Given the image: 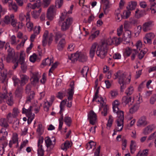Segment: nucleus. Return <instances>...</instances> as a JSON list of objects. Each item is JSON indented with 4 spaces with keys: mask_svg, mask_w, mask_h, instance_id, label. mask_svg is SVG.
Segmentation results:
<instances>
[{
    "mask_svg": "<svg viewBox=\"0 0 156 156\" xmlns=\"http://www.w3.org/2000/svg\"><path fill=\"white\" fill-rule=\"evenodd\" d=\"M34 92L33 91H31L30 94L27 97L26 104L28 103L29 102H31V101L34 99Z\"/></svg>",
    "mask_w": 156,
    "mask_h": 156,
    "instance_id": "nucleus-34",
    "label": "nucleus"
},
{
    "mask_svg": "<svg viewBox=\"0 0 156 156\" xmlns=\"http://www.w3.org/2000/svg\"><path fill=\"white\" fill-rule=\"evenodd\" d=\"M131 52L130 48L128 47L125 51V54L127 56H129L130 55Z\"/></svg>",
    "mask_w": 156,
    "mask_h": 156,
    "instance_id": "nucleus-64",
    "label": "nucleus"
},
{
    "mask_svg": "<svg viewBox=\"0 0 156 156\" xmlns=\"http://www.w3.org/2000/svg\"><path fill=\"white\" fill-rule=\"evenodd\" d=\"M99 33L100 32L99 30H97L95 31L91 34L89 37V39H91L92 40L94 39L98 36Z\"/></svg>",
    "mask_w": 156,
    "mask_h": 156,
    "instance_id": "nucleus-42",
    "label": "nucleus"
},
{
    "mask_svg": "<svg viewBox=\"0 0 156 156\" xmlns=\"http://www.w3.org/2000/svg\"><path fill=\"white\" fill-rule=\"evenodd\" d=\"M124 36L130 38L131 37V31L129 30H126L124 34Z\"/></svg>",
    "mask_w": 156,
    "mask_h": 156,
    "instance_id": "nucleus-57",
    "label": "nucleus"
},
{
    "mask_svg": "<svg viewBox=\"0 0 156 156\" xmlns=\"http://www.w3.org/2000/svg\"><path fill=\"white\" fill-rule=\"evenodd\" d=\"M74 85L73 81L71 82L70 84V88L68 89L69 91L68 92L69 96L68 98L69 100H71L72 99L73 95L74 93Z\"/></svg>",
    "mask_w": 156,
    "mask_h": 156,
    "instance_id": "nucleus-11",
    "label": "nucleus"
},
{
    "mask_svg": "<svg viewBox=\"0 0 156 156\" xmlns=\"http://www.w3.org/2000/svg\"><path fill=\"white\" fill-rule=\"evenodd\" d=\"M154 128L153 125L148 126L144 129L143 133L145 135H148L150 133Z\"/></svg>",
    "mask_w": 156,
    "mask_h": 156,
    "instance_id": "nucleus-25",
    "label": "nucleus"
},
{
    "mask_svg": "<svg viewBox=\"0 0 156 156\" xmlns=\"http://www.w3.org/2000/svg\"><path fill=\"white\" fill-rule=\"evenodd\" d=\"M29 77L27 75H23L21 76L20 82V86H22L25 84L28 81Z\"/></svg>",
    "mask_w": 156,
    "mask_h": 156,
    "instance_id": "nucleus-23",
    "label": "nucleus"
},
{
    "mask_svg": "<svg viewBox=\"0 0 156 156\" xmlns=\"http://www.w3.org/2000/svg\"><path fill=\"white\" fill-rule=\"evenodd\" d=\"M13 117L11 113H9L7 116L6 119L9 123H11L13 121Z\"/></svg>",
    "mask_w": 156,
    "mask_h": 156,
    "instance_id": "nucleus-47",
    "label": "nucleus"
},
{
    "mask_svg": "<svg viewBox=\"0 0 156 156\" xmlns=\"http://www.w3.org/2000/svg\"><path fill=\"white\" fill-rule=\"evenodd\" d=\"M154 36V34L151 33H150L146 35L144 38V41L145 43H151V39Z\"/></svg>",
    "mask_w": 156,
    "mask_h": 156,
    "instance_id": "nucleus-10",
    "label": "nucleus"
},
{
    "mask_svg": "<svg viewBox=\"0 0 156 156\" xmlns=\"http://www.w3.org/2000/svg\"><path fill=\"white\" fill-rule=\"evenodd\" d=\"M145 14H146V13L145 10L140 11L138 9H137L135 11V16L136 18L139 19L144 16Z\"/></svg>",
    "mask_w": 156,
    "mask_h": 156,
    "instance_id": "nucleus-15",
    "label": "nucleus"
},
{
    "mask_svg": "<svg viewBox=\"0 0 156 156\" xmlns=\"http://www.w3.org/2000/svg\"><path fill=\"white\" fill-rule=\"evenodd\" d=\"M118 115V118L117 120L124 121V112L123 111L120 110L119 111L116 113Z\"/></svg>",
    "mask_w": 156,
    "mask_h": 156,
    "instance_id": "nucleus-39",
    "label": "nucleus"
},
{
    "mask_svg": "<svg viewBox=\"0 0 156 156\" xmlns=\"http://www.w3.org/2000/svg\"><path fill=\"white\" fill-rule=\"evenodd\" d=\"M5 92H6L7 91L5 90V92L3 93H0V104H2L3 102L4 101L5 99H7V93H5Z\"/></svg>",
    "mask_w": 156,
    "mask_h": 156,
    "instance_id": "nucleus-37",
    "label": "nucleus"
},
{
    "mask_svg": "<svg viewBox=\"0 0 156 156\" xmlns=\"http://www.w3.org/2000/svg\"><path fill=\"white\" fill-rule=\"evenodd\" d=\"M64 122L69 126L72 122V120L70 117L66 116L64 118Z\"/></svg>",
    "mask_w": 156,
    "mask_h": 156,
    "instance_id": "nucleus-45",
    "label": "nucleus"
},
{
    "mask_svg": "<svg viewBox=\"0 0 156 156\" xmlns=\"http://www.w3.org/2000/svg\"><path fill=\"white\" fill-rule=\"evenodd\" d=\"M43 5L44 8L48 7L50 4L51 0H43Z\"/></svg>",
    "mask_w": 156,
    "mask_h": 156,
    "instance_id": "nucleus-55",
    "label": "nucleus"
},
{
    "mask_svg": "<svg viewBox=\"0 0 156 156\" xmlns=\"http://www.w3.org/2000/svg\"><path fill=\"white\" fill-rule=\"evenodd\" d=\"M63 2V0H56L55 2V6H58L60 8L62 6Z\"/></svg>",
    "mask_w": 156,
    "mask_h": 156,
    "instance_id": "nucleus-52",
    "label": "nucleus"
},
{
    "mask_svg": "<svg viewBox=\"0 0 156 156\" xmlns=\"http://www.w3.org/2000/svg\"><path fill=\"white\" fill-rule=\"evenodd\" d=\"M150 9L151 10L152 13L155 14L156 12V4L153 6H151Z\"/></svg>",
    "mask_w": 156,
    "mask_h": 156,
    "instance_id": "nucleus-62",
    "label": "nucleus"
},
{
    "mask_svg": "<svg viewBox=\"0 0 156 156\" xmlns=\"http://www.w3.org/2000/svg\"><path fill=\"white\" fill-rule=\"evenodd\" d=\"M27 26L28 29L29 30V31H30L32 30L33 24L32 22H30L27 23Z\"/></svg>",
    "mask_w": 156,
    "mask_h": 156,
    "instance_id": "nucleus-59",
    "label": "nucleus"
},
{
    "mask_svg": "<svg viewBox=\"0 0 156 156\" xmlns=\"http://www.w3.org/2000/svg\"><path fill=\"white\" fill-rule=\"evenodd\" d=\"M156 101V95L151 97L150 99V103L151 105L154 104V102Z\"/></svg>",
    "mask_w": 156,
    "mask_h": 156,
    "instance_id": "nucleus-58",
    "label": "nucleus"
},
{
    "mask_svg": "<svg viewBox=\"0 0 156 156\" xmlns=\"http://www.w3.org/2000/svg\"><path fill=\"white\" fill-rule=\"evenodd\" d=\"M19 125V121L18 120L16 119V121H14L13 123L12 127L16 130L18 129Z\"/></svg>",
    "mask_w": 156,
    "mask_h": 156,
    "instance_id": "nucleus-48",
    "label": "nucleus"
},
{
    "mask_svg": "<svg viewBox=\"0 0 156 156\" xmlns=\"http://www.w3.org/2000/svg\"><path fill=\"white\" fill-rule=\"evenodd\" d=\"M87 59L86 54L84 53H79V61L81 62H86Z\"/></svg>",
    "mask_w": 156,
    "mask_h": 156,
    "instance_id": "nucleus-20",
    "label": "nucleus"
},
{
    "mask_svg": "<svg viewBox=\"0 0 156 156\" xmlns=\"http://www.w3.org/2000/svg\"><path fill=\"white\" fill-rule=\"evenodd\" d=\"M69 141H66L64 143V145H62L61 146L62 149L63 150L67 149L71 147Z\"/></svg>",
    "mask_w": 156,
    "mask_h": 156,
    "instance_id": "nucleus-44",
    "label": "nucleus"
},
{
    "mask_svg": "<svg viewBox=\"0 0 156 156\" xmlns=\"http://www.w3.org/2000/svg\"><path fill=\"white\" fill-rule=\"evenodd\" d=\"M114 76L115 77L114 79H116L119 77L118 83L120 85V90L121 92H123V89L126 87L125 80L126 78V75L121 71L119 70L114 74Z\"/></svg>",
    "mask_w": 156,
    "mask_h": 156,
    "instance_id": "nucleus-2",
    "label": "nucleus"
},
{
    "mask_svg": "<svg viewBox=\"0 0 156 156\" xmlns=\"http://www.w3.org/2000/svg\"><path fill=\"white\" fill-rule=\"evenodd\" d=\"M137 5V3L135 1H131L128 3V6L126 8L127 10H132L134 9Z\"/></svg>",
    "mask_w": 156,
    "mask_h": 156,
    "instance_id": "nucleus-22",
    "label": "nucleus"
},
{
    "mask_svg": "<svg viewBox=\"0 0 156 156\" xmlns=\"http://www.w3.org/2000/svg\"><path fill=\"white\" fill-rule=\"evenodd\" d=\"M136 144L135 142L133 140H131L130 146L131 153L133 154L136 150Z\"/></svg>",
    "mask_w": 156,
    "mask_h": 156,
    "instance_id": "nucleus-33",
    "label": "nucleus"
},
{
    "mask_svg": "<svg viewBox=\"0 0 156 156\" xmlns=\"http://www.w3.org/2000/svg\"><path fill=\"white\" fill-rule=\"evenodd\" d=\"M152 22L149 21L144 23L142 27L143 30L144 32H147L150 30V27L151 26Z\"/></svg>",
    "mask_w": 156,
    "mask_h": 156,
    "instance_id": "nucleus-19",
    "label": "nucleus"
},
{
    "mask_svg": "<svg viewBox=\"0 0 156 156\" xmlns=\"http://www.w3.org/2000/svg\"><path fill=\"white\" fill-rule=\"evenodd\" d=\"M130 38L124 37L123 38V43L125 44H128L130 42Z\"/></svg>",
    "mask_w": 156,
    "mask_h": 156,
    "instance_id": "nucleus-61",
    "label": "nucleus"
},
{
    "mask_svg": "<svg viewBox=\"0 0 156 156\" xmlns=\"http://www.w3.org/2000/svg\"><path fill=\"white\" fill-rule=\"evenodd\" d=\"M88 70L89 68L88 66H84L83 67L80 72V73L83 77H84V75L87 76Z\"/></svg>",
    "mask_w": 156,
    "mask_h": 156,
    "instance_id": "nucleus-35",
    "label": "nucleus"
},
{
    "mask_svg": "<svg viewBox=\"0 0 156 156\" xmlns=\"http://www.w3.org/2000/svg\"><path fill=\"white\" fill-rule=\"evenodd\" d=\"M140 103V102L138 104L136 103L131 107L129 109V113L131 114H133L134 112H136L139 108V104Z\"/></svg>",
    "mask_w": 156,
    "mask_h": 156,
    "instance_id": "nucleus-28",
    "label": "nucleus"
},
{
    "mask_svg": "<svg viewBox=\"0 0 156 156\" xmlns=\"http://www.w3.org/2000/svg\"><path fill=\"white\" fill-rule=\"evenodd\" d=\"M38 156H43L44 155V150L42 149V145H41L40 147H38L37 150Z\"/></svg>",
    "mask_w": 156,
    "mask_h": 156,
    "instance_id": "nucleus-46",
    "label": "nucleus"
},
{
    "mask_svg": "<svg viewBox=\"0 0 156 156\" xmlns=\"http://www.w3.org/2000/svg\"><path fill=\"white\" fill-rule=\"evenodd\" d=\"M131 97L128 96H124L122 100V103L123 105H126L129 102H131Z\"/></svg>",
    "mask_w": 156,
    "mask_h": 156,
    "instance_id": "nucleus-21",
    "label": "nucleus"
},
{
    "mask_svg": "<svg viewBox=\"0 0 156 156\" xmlns=\"http://www.w3.org/2000/svg\"><path fill=\"white\" fill-rule=\"evenodd\" d=\"M144 50H141L138 56L140 59H141L144 57L145 54L146 53L147 50V49H144Z\"/></svg>",
    "mask_w": 156,
    "mask_h": 156,
    "instance_id": "nucleus-41",
    "label": "nucleus"
},
{
    "mask_svg": "<svg viewBox=\"0 0 156 156\" xmlns=\"http://www.w3.org/2000/svg\"><path fill=\"white\" fill-rule=\"evenodd\" d=\"M120 9H117L115 12L116 18L119 21H120L122 18L124 19L125 16L122 15L120 13Z\"/></svg>",
    "mask_w": 156,
    "mask_h": 156,
    "instance_id": "nucleus-26",
    "label": "nucleus"
},
{
    "mask_svg": "<svg viewBox=\"0 0 156 156\" xmlns=\"http://www.w3.org/2000/svg\"><path fill=\"white\" fill-rule=\"evenodd\" d=\"M114 40H115L114 37L112 38L110 37L107 39L106 42L105 41H102L101 44L98 45L97 47L96 52L97 55L101 58H104L107 55L108 45L114 44Z\"/></svg>",
    "mask_w": 156,
    "mask_h": 156,
    "instance_id": "nucleus-1",
    "label": "nucleus"
},
{
    "mask_svg": "<svg viewBox=\"0 0 156 156\" xmlns=\"http://www.w3.org/2000/svg\"><path fill=\"white\" fill-rule=\"evenodd\" d=\"M9 3H10L9 5L10 6L11 5L12 6V9L14 10L15 12H17L18 9V7L16 4L15 3L12 4V1L11 0H10V2Z\"/></svg>",
    "mask_w": 156,
    "mask_h": 156,
    "instance_id": "nucleus-49",
    "label": "nucleus"
},
{
    "mask_svg": "<svg viewBox=\"0 0 156 156\" xmlns=\"http://www.w3.org/2000/svg\"><path fill=\"white\" fill-rule=\"evenodd\" d=\"M142 43L140 41H138L136 43V46L137 49H139V50L140 49V48H141L142 46Z\"/></svg>",
    "mask_w": 156,
    "mask_h": 156,
    "instance_id": "nucleus-60",
    "label": "nucleus"
},
{
    "mask_svg": "<svg viewBox=\"0 0 156 156\" xmlns=\"http://www.w3.org/2000/svg\"><path fill=\"white\" fill-rule=\"evenodd\" d=\"M147 124L146 121V118L145 116H142L141 117L137 122V126H144Z\"/></svg>",
    "mask_w": 156,
    "mask_h": 156,
    "instance_id": "nucleus-14",
    "label": "nucleus"
},
{
    "mask_svg": "<svg viewBox=\"0 0 156 156\" xmlns=\"http://www.w3.org/2000/svg\"><path fill=\"white\" fill-rule=\"evenodd\" d=\"M97 44L96 43H94L92 45L90 51V57L93 58L94 56Z\"/></svg>",
    "mask_w": 156,
    "mask_h": 156,
    "instance_id": "nucleus-18",
    "label": "nucleus"
},
{
    "mask_svg": "<svg viewBox=\"0 0 156 156\" xmlns=\"http://www.w3.org/2000/svg\"><path fill=\"white\" fill-rule=\"evenodd\" d=\"M23 92V89L22 87L18 86L15 92V94L16 97L20 98L22 96V94Z\"/></svg>",
    "mask_w": 156,
    "mask_h": 156,
    "instance_id": "nucleus-16",
    "label": "nucleus"
},
{
    "mask_svg": "<svg viewBox=\"0 0 156 156\" xmlns=\"http://www.w3.org/2000/svg\"><path fill=\"white\" fill-rule=\"evenodd\" d=\"M88 119L89 120L90 124L94 125L96 122L97 119V115L94 112L91 110L90 112L88 115Z\"/></svg>",
    "mask_w": 156,
    "mask_h": 156,
    "instance_id": "nucleus-7",
    "label": "nucleus"
},
{
    "mask_svg": "<svg viewBox=\"0 0 156 156\" xmlns=\"http://www.w3.org/2000/svg\"><path fill=\"white\" fill-rule=\"evenodd\" d=\"M50 106L49 103L48 101L44 102V111L47 112L48 111Z\"/></svg>",
    "mask_w": 156,
    "mask_h": 156,
    "instance_id": "nucleus-54",
    "label": "nucleus"
},
{
    "mask_svg": "<svg viewBox=\"0 0 156 156\" xmlns=\"http://www.w3.org/2000/svg\"><path fill=\"white\" fill-rule=\"evenodd\" d=\"M63 34L59 32L55 33V41L56 43H58V41L62 37Z\"/></svg>",
    "mask_w": 156,
    "mask_h": 156,
    "instance_id": "nucleus-38",
    "label": "nucleus"
},
{
    "mask_svg": "<svg viewBox=\"0 0 156 156\" xmlns=\"http://www.w3.org/2000/svg\"><path fill=\"white\" fill-rule=\"evenodd\" d=\"M54 61V59L52 58L49 59L48 57L44 60L42 63V65L45 66L48 65L50 66L51 63H53Z\"/></svg>",
    "mask_w": 156,
    "mask_h": 156,
    "instance_id": "nucleus-27",
    "label": "nucleus"
},
{
    "mask_svg": "<svg viewBox=\"0 0 156 156\" xmlns=\"http://www.w3.org/2000/svg\"><path fill=\"white\" fill-rule=\"evenodd\" d=\"M101 1L104 4L103 8L104 13L105 14H107L108 12V9L110 7L109 2L108 0H101Z\"/></svg>",
    "mask_w": 156,
    "mask_h": 156,
    "instance_id": "nucleus-12",
    "label": "nucleus"
},
{
    "mask_svg": "<svg viewBox=\"0 0 156 156\" xmlns=\"http://www.w3.org/2000/svg\"><path fill=\"white\" fill-rule=\"evenodd\" d=\"M69 59L71 60L73 63L76 62L78 59V51L74 54H71L70 56L68 57Z\"/></svg>",
    "mask_w": 156,
    "mask_h": 156,
    "instance_id": "nucleus-24",
    "label": "nucleus"
},
{
    "mask_svg": "<svg viewBox=\"0 0 156 156\" xmlns=\"http://www.w3.org/2000/svg\"><path fill=\"white\" fill-rule=\"evenodd\" d=\"M55 14V7L54 5L50 6L48 9L46 17L50 20H52Z\"/></svg>",
    "mask_w": 156,
    "mask_h": 156,
    "instance_id": "nucleus-3",
    "label": "nucleus"
},
{
    "mask_svg": "<svg viewBox=\"0 0 156 156\" xmlns=\"http://www.w3.org/2000/svg\"><path fill=\"white\" fill-rule=\"evenodd\" d=\"M45 141L47 148L50 147L52 145V141L48 136H47L45 138Z\"/></svg>",
    "mask_w": 156,
    "mask_h": 156,
    "instance_id": "nucleus-36",
    "label": "nucleus"
},
{
    "mask_svg": "<svg viewBox=\"0 0 156 156\" xmlns=\"http://www.w3.org/2000/svg\"><path fill=\"white\" fill-rule=\"evenodd\" d=\"M19 113L18 109L17 108H14L13 109L12 114H11L13 117L15 118L18 115Z\"/></svg>",
    "mask_w": 156,
    "mask_h": 156,
    "instance_id": "nucleus-50",
    "label": "nucleus"
},
{
    "mask_svg": "<svg viewBox=\"0 0 156 156\" xmlns=\"http://www.w3.org/2000/svg\"><path fill=\"white\" fill-rule=\"evenodd\" d=\"M130 10H128L127 11L124 10L123 12V16H125L124 19H127L128 18L131 13L129 11Z\"/></svg>",
    "mask_w": 156,
    "mask_h": 156,
    "instance_id": "nucleus-56",
    "label": "nucleus"
},
{
    "mask_svg": "<svg viewBox=\"0 0 156 156\" xmlns=\"http://www.w3.org/2000/svg\"><path fill=\"white\" fill-rule=\"evenodd\" d=\"M7 119L5 118H2L0 119V126L4 128H7L9 125L8 123Z\"/></svg>",
    "mask_w": 156,
    "mask_h": 156,
    "instance_id": "nucleus-31",
    "label": "nucleus"
},
{
    "mask_svg": "<svg viewBox=\"0 0 156 156\" xmlns=\"http://www.w3.org/2000/svg\"><path fill=\"white\" fill-rule=\"evenodd\" d=\"M113 122V119H112V115H110L109 116L108 122L107 124V126L111 127L112 126Z\"/></svg>",
    "mask_w": 156,
    "mask_h": 156,
    "instance_id": "nucleus-53",
    "label": "nucleus"
},
{
    "mask_svg": "<svg viewBox=\"0 0 156 156\" xmlns=\"http://www.w3.org/2000/svg\"><path fill=\"white\" fill-rule=\"evenodd\" d=\"M12 80L14 81V84L15 86L18 85L19 83H20V80L16 77H13L12 78Z\"/></svg>",
    "mask_w": 156,
    "mask_h": 156,
    "instance_id": "nucleus-51",
    "label": "nucleus"
},
{
    "mask_svg": "<svg viewBox=\"0 0 156 156\" xmlns=\"http://www.w3.org/2000/svg\"><path fill=\"white\" fill-rule=\"evenodd\" d=\"M116 122L117 126V131H120L122 130L123 126L124 121H122V120L117 119Z\"/></svg>",
    "mask_w": 156,
    "mask_h": 156,
    "instance_id": "nucleus-30",
    "label": "nucleus"
},
{
    "mask_svg": "<svg viewBox=\"0 0 156 156\" xmlns=\"http://www.w3.org/2000/svg\"><path fill=\"white\" fill-rule=\"evenodd\" d=\"M6 100L7 103L9 106H12L14 103L13 98L11 96L8 97L7 96V99H6Z\"/></svg>",
    "mask_w": 156,
    "mask_h": 156,
    "instance_id": "nucleus-40",
    "label": "nucleus"
},
{
    "mask_svg": "<svg viewBox=\"0 0 156 156\" xmlns=\"http://www.w3.org/2000/svg\"><path fill=\"white\" fill-rule=\"evenodd\" d=\"M96 145V143L92 141H90L86 145V149L89 150L90 149H91L93 147H94L93 149L95 148V146Z\"/></svg>",
    "mask_w": 156,
    "mask_h": 156,
    "instance_id": "nucleus-32",
    "label": "nucleus"
},
{
    "mask_svg": "<svg viewBox=\"0 0 156 156\" xmlns=\"http://www.w3.org/2000/svg\"><path fill=\"white\" fill-rule=\"evenodd\" d=\"M66 44V41L64 38H62L60 40L57 45L58 49L61 51L62 50Z\"/></svg>",
    "mask_w": 156,
    "mask_h": 156,
    "instance_id": "nucleus-17",
    "label": "nucleus"
},
{
    "mask_svg": "<svg viewBox=\"0 0 156 156\" xmlns=\"http://www.w3.org/2000/svg\"><path fill=\"white\" fill-rule=\"evenodd\" d=\"M8 55L6 58V60L8 62H9L11 60L14 63L16 61V59L15 56L14 50L13 49L9 48L8 50Z\"/></svg>",
    "mask_w": 156,
    "mask_h": 156,
    "instance_id": "nucleus-4",
    "label": "nucleus"
},
{
    "mask_svg": "<svg viewBox=\"0 0 156 156\" xmlns=\"http://www.w3.org/2000/svg\"><path fill=\"white\" fill-rule=\"evenodd\" d=\"M100 99V101L103 102V103L101 102V107L104 108L103 111L101 112V114L104 116H106L107 115V111L108 109L107 105H105V103L104 102V101L102 97H101Z\"/></svg>",
    "mask_w": 156,
    "mask_h": 156,
    "instance_id": "nucleus-13",
    "label": "nucleus"
},
{
    "mask_svg": "<svg viewBox=\"0 0 156 156\" xmlns=\"http://www.w3.org/2000/svg\"><path fill=\"white\" fill-rule=\"evenodd\" d=\"M73 19L71 18H69L66 20V21L62 23L61 25V30L62 31H65L68 30L72 23Z\"/></svg>",
    "mask_w": 156,
    "mask_h": 156,
    "instance_id": "nucleus-6",
    "label": "nucleus"
},
{
    "mask_svg": "<svg viewBox=\"0 0 156 156\" xmlns=\"http://www.w3.org/2000/svg\"><path fill=\"white\" fill-rule=\"evenodd\" d=\"M37 55L35 54H33L32 56H30V60L31 62H34L36 60Z\"/></svg>",
    "mask_w": 156,
    "mask_h": 156,
    "instance_id": "nucleus-63",
    "label": "nucleus"
},
{
    "mask_svg": "<svg viewBox=\"0 0 156 156\" xmlns=\"http://www.w3.org/2000/svg\"><path fill=\"white\" fill-rule=\"evenodd\" d=\"M48 34V32L45 30L43 35V39L42 41V45L43 46H46L47 43V38Z\"/></svg>",
    "mask_w": 156,
    "mask_h": 156,
    "instance_id": "nucleus-29",
    "label": "nucleus"
},
{
    "mask_svg": "<svg viewBox=\"0 0 156 156\" xmlns=\"http://www.w3.org/2000/svg\"><path fill=\"white\" fill-rule=\"evenodd\" d=\"M1 73L2 82H3L6 79L7 73L6 71L2 70L1 71Z\"/></svg>",
    "mask_w": 156,
    "mask_h": 156,
    "instance_id": "nucleus-43",
    "label": "nucleus"
},
{
    "mask_svg": "<svg viewBox=\"0 0 156 156\" xmlns=\"http://www.w3.org/2000/svg\"><path fill=\"white\" fill-rule=\"evenodd\" d=\"M41 76L38 72H35L32 73V76L30 78L31 83L32 85L35 86L39 83V80Z\"/></svg>",
    "mask_w": 156,
    "mask_h": 156,
    "instance_id": "nucleus-5",
    "label": "nucleus"
},
{
    "mask_svg": "<svg viewBox=\"0 0 156 156\" xmlns=\"http://www.w3.org/2000/svg\"><path fill=\"white\" fill-rule=\"evenodd\" d=\"M22 113L23 114H26L27 117L28 118L27 119V122L28 124H30L34 118V116L32 115V117L31 115L32 113H30V109H27L23 108L22 109Z\"/></svg>",
    "mask_w": 156,
    "mask_h": 156,
    "instance_id": "nucleus-9",
    "label": "nucleus"
},
{
    "mask_svg": "<svg viewBox=\"0 0 156 156\" xmlns=\"http://www.w3.org/2000/svg\"><path fill=\"white\" fill-rule=\"evenodd\" d=\"M19 62L21 65V67L22 70L25 72L26 70L27 66L24 61V55L22 53H20Z\"/></svg>",
    "mask_w": 156,
    "mask_h": 156,
    "instance_id": "nucleus-8",
    "label": "nucleus"
}]
</instances>
